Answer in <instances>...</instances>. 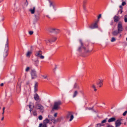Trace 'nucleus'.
Returning a JSON list of instances; mask_svg holds the SVG:
<instances>
[{"mask_svg":"<svg viewBox=\"0 0 127 127\" xmlns=\"http://www.w3.org/2000/svg\"><path fill=\"white\" fill-rule=\"evenodd\" d=\"M5 109V108L4 107H3L2 109L3 111H4Z\"/></svg>","mask_w":127,"mask_h":127,"instance_id":"nucleus-55","label":"nucleus"},{"mask_svg":"<svg viewBox=\"0 0 127 127\" xmlns=\"http://www.w3.org/2000/svg\"><path fill=\"white\" fill-rule=\"evenodd\" d=\"M98 20L96 21L95 23L89 26V28L91 29H93L98 28L97 23Z\"/></svg>","mask_w":127,"mask_h":127,"instance_id":"nucleus-8","label":"nucleus"},{"mask_svg":"<svg viewBox=\"0 0 127 127\" xmlns=\"http://www.w3.org/2000/svg\"><path fill=\"white\" fill-rule=\"evenodd\" d=\"M97 126H98L99 125L100 127L103 126V125L101 124H97Z\"/></svg>","mask_w":127,"mask_h":127,"instance_id":"nucleus-40","label":"nucleus"},{"mask_svg":"<svg viewBox=\"0 0 127 127\" xmlns=\"http://www.w3.org/2000/svg\"><path fill=\"white\" fill-rule=\"evenodd\" d=\"M42 124L41 123V124H40L39 125V127H42Z\"/></svg>","mask_w":127,"mask_h":127,"instance_id":"nucleus-49","label":"nucleus"},{"mask_svg":"<svg viewBox=\"0 0 127 127\" xmlns=\"http://www.w3.org/2000/svg\"><path fill=\"white\" fill-rule=\"evenodd\" d=\"M54 39V40H51L50 39H46L45 40V41L46 43L47 44H49L50 43H51L52 42H55L57 39L56 37H55L53 38Z\"/></svg>","mask_w":127,"mask_h":127,"instance_id":"nucleus-11","label":"nucleus"},{"mask_svg":"<svg viewBox=\"0 0 127 127\" xmlns=\"http://www.w3.org/2000/svg\"><path fill=\"white\" fill-rule=\"evenodd\" d=\"M102 82L103 81L102 80L99 79L98 80L97 83V85H98L99 87H101L102 86Z\"/></svg>","mask_w":127,"mask_h":127,"instance_id":"nucleus-16","label":"nucleus"},{"mask_svg":"<svg viewBox=\"0 0 127 127\" xmlns=\"http://www.w3.org/2000/svg\"><path fill=\"white\" fill-rule=\"evenodd\" d=\"M55 37H52L50 39V40H54V39H53V38H55Z\"/></svg>","mask_w":127,"mask_h":127,"instance_id":"nucleus-51","label":"nucleus"},{"mask_svg":"<svg viewBox=\"0 0 127 127\" xmlns=\"http://www.w3.org/2000/svg\"><path fill=\"white\" fill-rule=\"evenodd\" d=\"M4 112H3L2 113V115L3 116V114H4Z\"/></svg>","mask_w":127,"mask_h":127,"instance_id":"nucleus-63","label":"nucleus"},{"mask_svg":"<svg viewBox=\"0 0 127 127\" xmlns=\"http://www.w3.org/2000/svg\"><path fill=\"white\" fill-rule=\"evenodd\" d=\"M42 52L41 50L36 51L35 52V55L40 59H43L44 58V57L42 55Z\"/></svg>","mask_w":127,"mask_h":127,"instance_id":"nucleus-6","label":"nucleus"},{"mask_svg":"<svg viewBox=\"0 0 127 127\" xmlns=\"http://www.w3.org/2000/svg\"><path fill=\"white\" fill-rule=\"evenodd\" d=\"M91 87L92 88L94 89V91L96 92L97 91V89L96 88L95 86V85L93 84L91 85Z\"/></svg>","mask_w":127,"mask_h":127,"instance_id":"nucleus-29","label":"nucleus"},{"mask_svg":"<svg viewBox=\"0 0 127 127\" xmlns=\"http://www.w3.org/2000/svg\"><path fill=\"white\" fill-rule=\"evenodd\" d=\"M33 31H30L29 32V34L30 35H32L33 34Z\"/></svg>","mask_w":127,"mask_h":127,"instance_id":"nucleus-39","label":"nucleus"},{"mask_svg":"<svg viewBox=\"0 0 127 127\" xmlns=\"http://www.w3.org/2000/svg\"><path fill=\"white\" fill-rule=\"evenodd\" d=\"M25 1V4L27 6L28 4V2L27 0H24Z\"/></svg>","mask_w":127,"mask_h":127,"instance_id":"nucleus-35","label":"nucleus"},{"mask_svg":"<svg viewBox=\"0 0 127 127\" xmlns=\"http://www.w3.org/2000/svg\"><path fill=\"white\" fill-rule=\"evenodd\" d=\"M127 113V112H124L123 113V115L124 116H125L126 115Z\"/></svg>","mask_w":127,"mask_h":127,"instance_id":"nucleus-41","label":"nucleus"},{"mask_svg":"<svg viewBox=\"0 0 127 127\" xmlns=\"http://www.w3.org/2000/svg\"><path fill=\"white\" fill-rule=\"evenodd\" d=\"M4 84L3 83H2L0 84V86H1L2 87L3 86Z\"/></svg>","mask_w":127,"mask_h":127,"instance_id":"nucleus-52","label":"nucleus"},{"mask_svg":"<svg viewBox=\"0 0 127 127\" xmlns=\"http://www.w3.org/2000/svg\"><path fill=\"white\" fill-rule=\"evenodd\" d=\"M126 0H122V2L123 1H125Z\"/></svg>","mask_w":127,"mask_h":127,"instance_id":"nucleus-62","label":"nucleus"},{"mask_svg":"<svg viewBox=\"0 0 127 127\" xmlns=\"http://www.w3.org/2000/svg\"><path fill=\"white\" fill-rule=\"evenodd\" d=\"M94 106H93L92 107H87L86 108V110H88L94 111Z\"/></svg>","mask_w":127,"mask_h":127,"instance_id":"nucleus-21","label":"nucleus"},{"mask_svg":"<svg viewBox=\"0 0 127 127\" xmlns=\"http://www.w3.org/2000/svg\"><path fill=\"white\" fill-rule=\"evenodd\" d=\"M4 116H2V118H1V121H2L4 119Z\"/></svg>","mask_w":127,"mask_h":127,"instance_id":"nucleus-53","label":"nucleus"},{"mask_svg":"<svg viewBox=\"0 0 127 127\" xmlns=\"http://www.w3.org/2000/svg\"><path fill=\"white\" fill-rule=\"evenodd\" d=\"M107 127H113L111 125H109L108 126H107Z\"/></svg>","mask_w":127,"mask_h":127,"instance_id":"nucleus-56","label":"nucleus"},{"mask_svg":"<svg viewBox=\"0 0 127 127\" xmlns=\"http://www.w3.org/2000/svg\"><path fill=\"white\" fill-rule=\"evenodd\" d=\"M49 122V120L48 119H46L44 121V123L46 124L48 123Z\"/></svg>","mask_w":127,"mask_h":127,"instance_id":"nucleus-31","label":"nucleus"},{"mask_svg":"<svg viewBox=\"0 0 127 127\" xmlns=\"http://www.w3.org/2000/svg\"><path fill=\"white\" fill-rule=\"evenodd\" d=\"M35 112H34L33 113L34 115H35V114L36 115V113Z\"/></svg>","mask_w":127,"mask_h":127,"instance_id":"nucleus-58","label":"nucleus"},{"mask_svg":"<svg viewBox=\"0 0 127 127\" xmlns=\"http://www.w3.org/2000/svg\"><path fill=\"white\" fill-rule=\"evenodd\" d=\"M120 18L116 15L113 18L114 21L115 22H118L120 20Z\"/></svg>","mask_w":127,"mask_h":127,"instance_id":"nucleus-15","label":"nucleus"},{"mask_svg":"<svg viewBox=\"0 0 127 127\" xmlns=\"http://www.w3.org/2000/svg\"><path fill=\"white\" fill-rule=\"evenodd\" d=\"M118 31L120 33L122 32L123 30V27L122 24L121 22H119L117 26Z\"/></svg>","mask_w":127,"mask_h":127,"instance_id":"nucleus-7","label":"nucleus"},{"mask_svg":"<svg viewBox=\"0 0 127 127\" xmlns=\"http://www.w3.org/2000/svg\"><path fill=\"white\" fill-rule=\"evenodd\" d=\"M31 74L32 79L35 78L37 77L36 72L34 69H33L32 70Z\"/></svg>","mask_w":127,"mask_h":127,"instance_id":"nucleus-9","label":"nucleus"},{"mask_svg":"<svg viewBox=\"0 0 127 127\" xmlns=\"http://www.w3.org/2000/svg\"><path fill=\"white\" fill-rule=\"evenodd\" d=\"M121 36H122V35H121V34L120 35V36H119V37H121Z\"/></svg>","mask_w":127,"mask_h":127,"instance_id":"nucleus-61","label":"nucleus"},{"mask_svg":"<svg viewBox=\"0 0 127 127\" xmlns=\"http://www.w3.org/2000/svg\"><path fill=\"white\" fill-rule=\"evenodd\" d=\"M78 94V92L77 91H74L73 95V97L74 98Z\"/></svg>","mask_w":127,"mask_h":127,"instance_id":"nucleus-24","label":"nucleus"},{"mask_svg":"<svg viewBox=\"0 0 127 127\" xmlns=\"http://www.w3.org/2000/svg\"><path fill=\"white\" fill-rule=\"evenodd\" d=\"M32 53V52L31 51H29L26 54V56L27 57H30Z\"/></svg>","mask_w":127,"mask_h":127,"instance_id":"nucleus-22","label":"nucleus"},{"mask_svg":"<svg viewBox=\"0 0 127 127\" xmlns=\"http://www.w3.org/2000/svg\"><path fill=\"white\" fill-rule=\"evenodd\" d=\"M56 121L57 122H60V119L58 118V119H57Z\"/></svg>","mask_w":127,"mask_h":127,"instance_id":"nucleus-50","label":"nucleus"},{"mask_svg":"<svg viewBox=\"0 0 127 127\" xmlns=\"http://www.w3.org/2000/svg\"><path fill=\"white\" fill-rule=\"evenodd\" d=\"M126 30L127 31V27L126 28Z\"/></svg>","mask_w":127,"mask_h":127,"instance_id":"nucleus-64","label":"nucleus"},{"mask_svg":"<svg viewBox=\"0 0 127 127\" xmlns=\"http://www.w3.org/2000/svg\"><path fill=\"white\" fill-rule=\"evenodd\" d=\"M35 9V7H33L32 8H31L30 9H29V11L31 12L32 14H33L34 13Z\"/></svg>","mask_w":127,"mask_h":127,"instance_id":"nucleus-20","label":"nucleus"},{"mask_svg":"<svg viewBox=\"0 0 127 127\" xmlns=\"http://www.w3.org/2000/svg\"><path fill=\"white\" fill-rule=\"evenodd\" d=\"M34 105L33 103L32 102H30L29 103V105H27V108L29 107V110L30 111H32L33 110V108H34Z\"/></svg>","mask_w":127,"mask_h":127,"instance_id":"nucleus-10","label":"nucleus"},{"mask_svg":"<svg viewBox=\"0 0 127 127\" xmlns=\"http://www.w3.org/2000/svg\"><path fill=\"white\" fill-rule=\"evenodd\" d=\"M119 12H120V13L121 14L123 12V11L122 9H120V10L119 11Z\"/></svg>","mask_w":127,"mask_h":127,"instance_id":"nucleus-45","label":"nucleus"},{"mask_svg":"<svg viewBox=\"0 0 127 127\" xmlns=\"http://www.w3.org/2000/svg\"><path fill=\"white\" fill-rule=\"evenodd\" d=\"M106 120H104L102 121L101 123H105L106 122Z\"/></svg>","mask_w":127,"mask_h":127,"instance_id":"nucleus-43","label":"nucleus"},{"mask_svg":"<svg viewBox=\"0 0 127 127\" xmlns=\"http://www.w3.org/2000/svg\"><path fill=\"white\" fill-rule=\"evenodd\" d=\"M35 17L36 20L39 19V14L38 13L36 14H35L34 15Z\"/></svg>","mask_w":127,"mask_h":127,"instance_id":"nucleus-27","label":"nucleus"},{"mask_svg":"<svg viewBox=\"0 0 127 127\" xmlns=\"http://www.w3.org/2000/svg\"><path fill=\"white\" fill-rule=\"evenodd\" d=\"M124 21L125 22H127V15H126L124 17Z\"/></svg>","mask_w":127,"mask_h":127,"instance_id":"nucleus-32","label":"nucleus"},{"mask_svg":"<svg viewBox=\"0 0 127 127\" xmlns=\"http://www.w3.org/2000/svg\"><path fill=\"white\" fill-rule=\"evenodd\" d=\"M115 120V118H111L109 119L108 121L109 122H111L114 121Z\"/></svg>","mask_w":127,"mask_h":127,"instance_id":"nucleus-23","label":"nucleus"},{"mask_svg":"<svg viewBox=\"0 0 127 127\" xmlns=\"http://www.w3.org/2000/svg\"><path fill=\"white\" fill-rule=\"evenodd\" d=\"M50 32L55 33H58L60 32L59 30L55 28H51L50 30Z\"/></svg>","mask_w":127,"mask_h":127,"instance_id":"nucleus-13","label":"nucleus"},{"mask_svg":"<svg viewBox=\"0 0 127 127\" xmlns=\"http://www.w3.org/2000/svg\"><path fill=\"white\" fill-rule=\"evenodd\" d=\"M39 62V61L38 60H37L34 61V64L35 66H38Z\"/></svg>","mask_w":127,"mask_h":127,"instance_id":"nucleus-26","label":"nucleus"},{"mask_svg":"<svg viewBox=\"0 0 127 127\" xmlns=\"http://www.w3.org/2000/svg\"><path fill=\"white\" fill-rule=\"evenodd\" d=\"M49 1L50 3V6L51 7V6H52L53 7V8H55V6L53 4V2L50 0H49Z\"/></svg>","mask_w":127,"mask_h":127,"instance_id":"nucleus-25","label":"nucleus"},{"mask_svg":"<svg viewBox=\"0 0 127 127\" xmlns=\"http://www.w3.org/2000/svg\"><path fill=\"white\" fill-rule=\"evenodd\" d=\"M62 103L61 101L55 102L54 105L52 107V111L58 110L60 108V106L62 104Z\"/></svg>","mask_w":127,"mask_h":127,"instance_id":"nucleus-2","label":"nucleus"},{"mask_svg":"<svg viewBox=\"0 0 127 127\" xmlns=\"http://www.w3.org/2000/svg\"><path fill=\"white\" fill-rule=\"evenodd\" d=\"M88 1V0H84L83 1V4L86 5Z\"/></svg>","mask_w":127,"mask_h":127,"instance_id":"nucleus-34","label":"nucleus"},{"mask_svg":"<svg viewBox=\"0 0 127 127\" xmlns=\"http://www.w3.org/2000/svg\"><path fill=\"white\" fill-rule=\"evenodd\" d=\"M114 23L113 21V20L110 23V24L111 25H112Z\"/></svg>","mask_w":127,"mask_h":127,"instance_id":"nucleus-42","label":"nucleus"},{"mask_svg":"<svg viewBox=\"0 0 127 127\" xmlns=\"http://www.w3.org/2000/svg\"><path fill=\"white\" fill-rule=\"evenodd\" d=\"M57 113H55L54 115V116L55 117H57Z\"/></svg>","mask_w":127,"mask_h":127,"instance_id":"nucleus-48","label":"nucleus"},{"mask_svg":"<svg viewBox=\"0 0 127 127\" xmlns=\"http://www.w3.org/2000/svg\"><path fill=\"white\" fill-rule=\"evenodd\" d=\"M80 92L82 93H83V92L82 91H80Z\"/></svg>","mask_w":127,"mask_h":127,"instance_id":"nucleus-59","label":"nucleus"},{"mask_svg":"<svg viewBox=\"0 0 127 127\" xmlns=\"http://www.w3.org/2000/svg\"><path fill=\"white\" fill-rule=\"evenodd\" d=\"M38 86V83L35 82L34 86V92L36 93L37 91V87Z\"/></svg>","mask_w":127,"mask_h":127,"instance_id":"nucleus-17","label":"nucleus"},{"mask_svg":"<svg viewBox=\"0 0 127 127\" xmlns=\"http://www.w3.org/2000/svg\"><path fill=\"white\" fill-rule=\"evenodd\" d=\"M120 8H122V6H120Z\"/></svg>","mask_w":127,"mask_h":127,"instance_id":"nucleus-60","label":"nucleus"},{"mask_svg":"<svg viewBox=\"0 0 127 127\" xmlns=\"http://www.w3.org/2000/svg\"><path fill=\"white\" fill-rule=\"evenodd\" d=\"M50 120L53 122L54 123H55L56 121L55 119L53 117L50 119Z\"/></svg>","mask_w":127,"mask_h":127,"instance_id":"nucleus-28","label":"nucleus"},{"mask_svg":"<svg viewBox=\"0 0 127 127\" xmlns=\"http://www.w3.org/2000/svg\"><path fill=\"white\" fill-rule=\"evenodd\" d=\"M101 17V15L100 14H99L98 17V19H99Z\"/></svg>","mask_w":127,"mask_h":127,"instance_id":"nucleus-46","label":"nucleus"},{"mask_svg":"<svg viewBox=\"0 0 127 127\" xmlns=\"http://www.w3.org/2000/svg\"><path fill=\"white\" fill-rule=\"evenodd\" d=\"M46 16L48 17V18H50V17H49V16L48 15H46Z\"/></svg>","mask_w":127,"mask_h":127,"instance_id":"nucleus-54","label":"nucleus"},{"mask_svg":"<svg viewBox=\"0 0 127 127\" xmlns=\"http://www.w3.org/2000/svg\"><path fill=\"white\" fill-rule=\"evenodd\" d=\"M38 119L40 120H42V116L41 115H40L38 117Z\"/></svg>","mask_w":127,"mask_h":127,"instance_id":"nucleus-37","label":"nucleus"},{"mask_svg":"<svg viewBox=\"0 0 127 127\" xmlns=\"http://www.w3.org/2000/svg\"><path fill=\"white\" fill-rule=\"evenodd\" d=\"M83 8L84 10H86V5H83Z\"/></svg>","mask_w":127,"mask_h":127,"instance_id":"nucleus-44","label":"nucleus"},{"mask_svg":"<svg viewBox=\"0 0 127 127\" xmlns=\"http://www.w3.org/2000/svg\"><path fill=\"white\" fill-rule=\"evenodd\" d=\"M121 120H118L115 122V125L116 127H119L121 125Z\"/></svg>","mask_w":127,"mask_h":127,"instance_id":"nucleus-14","label":"nucleus"},{"mask_svg":"<svg viewBox=\"0 0 127 127\" xmlns=\"http://www.w3.org/2000/svg\"><path fill=\"white\" fill-rule=\"evenodd\" d=\"M57 68V66H55V67L54 68V70H56V69Z\"/></svg>","mask_w":127,"mask_h":127,"instance_id":"nucleus-57","label":"nucleus"},{"mask_svg":"<svg viewBox=\"0 0 127 127\" xmlns=\"http://www.w3.org/2000/svg\"><path fill=\"white\" fill-rule=\"evenodd\" d=\"M44 79H47V76H42Z\"/></svg>","mask_w":127,"mask_h":127,"instance_id":"nucleus-47","label":"nucleus"},{"mask_svg":"<svg viewBox=\"0 0 127 127\" xmlns=\"http://www.w3.org/2000/svg\"><path fill=\"white\" fill-rule=\"evenodd\" d=\"M66 117L67 118H70L69 120V121H71L73 119L74 116L71 113L69 112L67 115Z\"/></svg>","mask_w":127,"mask_h":127,"instance_id":"nucleus-12","label":"nucleus"},{"mask_svg":"<svg viewBox=\"0 0 127 127\" xmlns=\"http://www.w3.org/2000/svg\"><path fill=\"white\" fill-rule=\"evenodd\" d=\"M8 38H7L5 44L4 52L3 54V57L5 58L8 55Z\"/></svg>","mask_w":127,"mask_h":127,"instance_id":"nucleus-4","label":"nucleus"},{"mask_svg":"<svg viewBox=\"0 0 127 127\" xmlns=\"http://www.w3.org/2000/svg\"><path fill=\"white\" fill-rule=\"evenodd\" d=\"M122 5L123 6H124L126 4V3L125 2V1H123L122 2Z\"/></svg>","mask_w":127,"mask_h":127,"instance_id":"nucleus-38","label":"nucleus"},{"mask_svg":"<svg viewBox=\"0 0 127 127\" xmlns=\"http://www.w3.org/2000/svg\"><path fill=\"white\" fill-rule=\"evenodd\" d=\"M30 69V68L29 67H26L25 69V71L26 72H27Z\"/></svg>","mask_w":127,"mask_h":127,"instance_id":"nucleus-36","label":"nucleus"},{"mask_svg":"<svg viewBox=\"0 0 127 127\" xmlns=\"http://www.w3.org/2000/svg\"><path fill=\"white\" fill-rule=\"evenodd\" d=\"M120 33L118 31H115L113 32L112 33V35L114 36H117L118 33Z\"/></svg>","mask_w":127,"mask_h":127,"instance_id":"nucleus-19","label":"nucleus"},{"mask_svg":"<svg viewBox=\"0 0 127 127\" xmlns=\"http://www.w3.org/2000/svg\"><path fill=\"white\" fill-rule=\"evenodd\" d=\"M116 40V39L114 37H113L111 39V41L112 42H113L115 41Z\"/></svg>","mask_w":127,"mask_h":127,"instance_id":"nucleus-33","label":"nucleus"},{"mask_svg":"<svg viewBox=\"0 0 127 127\" xmlns=\"http://www.w3.org/2000/svg\"><path fill=\"white\" fill-rule=\"evenodd\" d=\"M35 109L40 111H43L44 110V107L40 103H36L35 107Z\"/></svg>","mask_w":127,"mask_h":127,"instance_id":"nucleus-5","label":"nucleus"},{"mask_svg":"<svg viewBox=\"0 0 127 127\" xmlns=\"http://www.w3.org/2000/svg\"><path fill=\"white\" fill-rule=\"evenodd\" d=\"M77 88H78V89H79V87L78 86L77 84L76 83H75L74 85L73 88L75 89Z\"/></svg>","mask_w":127,"mask_h":127,"instance_id":"nucleus-30","label":"nucleus"},{"mask_svg":"<svg viewBox=\"0 0 127 127\" xmlns=\"http://www.w3.org/2000/svg\"><path fill=\"white\" fill-rule=\"evenodd\" d=\"M62 103L61 101L55 102L54 105L52 107V111L58 110L60 108V106L62 104Z\"/></svg>","mask_w":127,"mask_h":127,"instance_id":"nucleus-3","label":"nucleus"},{"mask_svg":"<svg viewBox=\"0 0 127 127\" xmlns=\"http://www.w3.org/2000/svg\"><path fill=\"white\" fill-rule=\"evenodd\" d=\"M34 98L36 101H37L39 98V96L36 93L34 95Z\"/></svg>","mask_w":127,"mask_h":127,"instance_id":"nucleus-18","label":"nucleus"},{"mask_svg":"<svg viewBox=\"0 0 127 127\" xmlns=\"http://www.w3.org/2000/svg\"><path fill=\"white\" fill-rule=\"evenodd\" d=\"M81 46L79 47L78 51L79 52L83 51L85 53H89L91 52L92 50H90L89 48V42H88L83 43L81 40H79Z\"/></svg>","mask_w":127,"mask_h":127,"instance_id":"nucleus-1","label":"nucleus"}]
</instances>
